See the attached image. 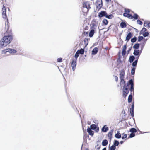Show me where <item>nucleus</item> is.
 <instances>
[{"instance_id": "33", "label": "nucleus", "mask_w": 150, "mask_h": 150, "mask_svg": "<svg viewBox=\"0 0 150 150\" xmlns=\"http://www.w3.org/2000/svg\"><path fill=\"white\" fill-rule=\"evenodd\" d=\"M141 34H142L144 37H146V36H147L148 35L149 33L147 32H146L142 33Z\"/></svg>"}, {"instance_id": "20", "label": "nucleus", "mask_w": 150, "mask_h": 150, "mask_svg": "<svg viewBox=\"0 0 150 150\" xmlns=\"http://www.w3.org/2000/svg\"><path fill=\"white\" fill-rule=\"evenodd\" d=\"M108 144V141L106 140H104L102 142V145L103 146H106Z\"/></svg>"}, {"instance_id": "13", "label": "nucleus", "mask_w": 150, "mask_h": 150, "mask_svg": "<svg viewBox=\"0 0 150 150\" xmlns=\"http://www.w3.org/2000/svg\"><path fill=\"white\" fill-rule=\"evenodd\" d=\"M87 132L89 133V134L91 136H93L94 134V132L92 131L91 128L88 127V128L87 129Z\"/></svg>"}, {"instance_id": "10", "label": "nucleus", "mask_w": 150, "mask_h": 150, "mask_svg": "<svg viewBox=\"0 0 150 150\" xmlns=\"http://www.w3.org/2000/svg\"><path fill=\"white\" fill-rule=\"evenodd\" d=\"M76 60H73L71 63V67L73 71H74L75 70L76 67Z\"/></svg>"}, {"instance_id": "32", "label": "nucleus", "mask_w": 150, "mask_h": 150, "mask_svg": "<svg viewBox=\"0 0 150 150\" xmlns=\"http://www.w3.org/2000/svg\"><path fill=\"white\" fill-rule=\"evenodd\" d=\"M130 132L133 133L134 132H137L136 129L134 128H132L130 130Z\"/></svg>"}, {"instance_id": "44", "label": "nucleus", "mask_w": 150, "mask_h": 150, "mask_svg": "<svg viewBox=\"0 0 150 150\" xmlns=\"http://www.w3.org/2000/svg\"><path fill=\"white\" fill-rule=\"evenodd\" d=\"M135 136V134L133 133H131L129 135V137L132 138L134 137Z\"/></svg>"}, {"instance_id": "21", "label": "nucleus", "mask_w": 150, "mask_h": 150, "mask_svg": "<svg viewBox=\"0 0 150 150\" xmlns=\"http://www.w3.org/2000/svg\"><path fill=\"white\" fill-rule=\"evenodd\" d=\"M121 82H120V86L121 87L123 86L124 87V86H126L125 84V81L123 80H120Z\"/></svg>"}, {"instance_id": "8", "label": "nucleus", "mask_w": 150, "mask_h": 150, "mask_svg": "<svg viewBox=\"0 0 150 150\" xmlns=\"http://www.w3.org/2000/svg\"><path fill=\"white\" fill-rule=\"evenodd\" d=\"M123 96L125 97L128 94L129 92V89L127 87V86H124L123 89Z\"/></svg>"}, {"instance_id": "22", "label": "nucleus", "mask_w": 150, "mask_h": 150, "mask_svg": "<svg viewBox=\"0 0 150 150\" xmlns=\"http://www.w3.org/2000/svg\"><path fill=\"white\" fill-rule=\"evenodd\" d=\"M139 50H135L133 53V54L135 56H137L139 54Z\"/></svg>"}, {"instance_id": "15", "label": "nucleus", "mask_w": 150, "mask_h": 150, "mask_svg": "<svg viewBox=\"0 0 150 150\" xmlns=\"http://www.w3.org/2000/svg\"><path fill=\"white\" fill-rule=\"evenodd\" d=\"M98 52V49L97 47L94 48L92 51V54L95 55Z\"/></svg>"}, {"instance_id": "28", "label": "nucleus", "mask_w": 150, "mask_h": 150, "mask_svg": "<svg viewBox=\"0 0 150 150\" xmlns=\"http://www.w3.org/2000/svg\"><path fill=\"white\" fill-rule=\"evenodd\" d=\"M77 51H78L79 54H83L84 52V50L83 49H81L80 50H78Z\"/></svg>"}, {"instance_id": "55", "label": "nucleus", "mask_w": 150, "mask_h": 150, "mask_svg": "<svg viewBox=\"0 0 150 150\" xmlns=\"http://www.w3.org/2000/svg\"><path fill=\"white\" fill-rule=\"evenodd\" d=\"M111 1V0H106L107 1Z\"/></svg>"}, {"instance_id": "2", "label": "nucleus", "mask_w": 150, "mask_h": 150, "mask_svg": "<svg viewBox=\"0 0 150 150\" xmlns=\"http://www.w3.org/2000/svg\"><path fill=\"white\" fill-rule=\"evenodd\" d=\"M9 45L13 39V38L11 35L5 36L2 38Z\"/></svg>"}, {"instance_id": "37", "label": "nucleus", "mask_w": 150, "mask_h": 150, "mask_svg": "<svg viewBox=\"0 0 150 150\" xmlns=\"http://www.w3.org/2000/svg\"><path fill=\"white\" fill-rule=\"evenodd\" d=\"M137 40V38L136 37H134L133 38L131 39V41L132 42L134 43L136 42Z\"/></svg>"}, {"instance_id": "52", "label": "nucleus", "mask_w": 150, "mask_h": 150, "mask_svg": "<svg viewBox=\"0 0 150 150\" xmlns=\"http://www.w3.org/2000/svg\"><path fill=\"white\" fill-rule=\"evenodd\" d=\"M123 143V141H121L120 142V143L121 144H122Z\"/></svg>"}, {"instance_id": "12", "label": "nucleus", "mask_w": 150, "mask_h": 150, "mask_svg": "<svg viewBox=\"0 0 150 150\" xmlns=\"http://www.w3.org/2000/svg\"><path fill=\"white\" fill-rule=\"evenodd\" d=\"M125 75V73L124 70H121L120 73V80L124 79Z\"/></svg>"}, {"instance_id": "40", "label": "nucleus", "mask_w": 150, "mask_h": 150, "mask_svg": "<svg viewBox=\"0 0 150 150\" xmlns=\"http://www.w3.org/2000/svg\"><path fill=\"white\" fill-rule=\"evenodd\" d=\"M106 17L108 19H111L112 18L113 15L111 14L109 15H108L107 14Z\"/></svg>"}, {"instance_id": "49", "label": "nucleus", "mask_w": 150, "mask_h": 150, "mask_svg": "<svg viewBox=\"0 0 150 150\" xmlns=\"http://www.w3.org/2000/svg\"><path fill=\"white\" fill-rule=\"evenodd\" d=\"M125 13H129L130 12V10L129 9H125Z\"/></svg>"}, {"instance_id": "45", "label": "nucleus", "mask_w": 150, "mask_h": 150, "mask_svg": "<svg viewBox=\"0 0 150 150\" xmlns=\"http://www.w3.org/2000/svg\"><path fill=\"white\" fill-rule=\"evenodd\" d=\"M143 38V37L142 36L139 37L138 38V41H140L141 40H142Z\"/></svg>"}, {"instance_id": "56", "label": "nucleus", "mask_w": 150, "mask_h": 150, "mask_svg": "<svg viewBox=\"0 0 150 150\" xmlns=\"http://www.w3.org/2000/svg\"><path fill=\"white\" fill-rule=\"evenodd\" d=\"M148 132H142L143 133H148Z\"/></svg>"}, {"instance_id": "29", "label": "nucleus", "mask_w": 150, "mask_h": 150, "mask_svg": "<svg viewBox=\"0 0 150 150\" xmlns=\"http://www.w3.org/2000/svg\"><path fill=\"white\" fill-rule=\"evenodd\" d=\"M132 96L131 95H130L128 98V102L129 103H130L132 101Z\"/></svg>"}, {"instance_id": "25", "label": "nucleus", "mask_w": 150, "mask_h": 150, "mask_svg": "<svg viewBox=\"0 0 150 150\" xmlns=\"http://www.w3.org/2000/svg\"><path fill=\"white\" fill-rule=\"evenodd\" d=\"M135 59V57L133 56H130L129 58V61L130 63L132 62Z\"/></svg>"}, {"instance_id": "11", "label": "nucleus", "mask_w": 150, "mask_h": 150, "mask_svg": "<svg viewBox=\"0 0 150 150\" xmlns=\"http://www.w3.org/2000/svg\"><path fill=\"white\" fill-rule=\"evenodd\" d=\"M107 14V13L106 12L104 11H102L99 13L98 16L100 18H101L103 16L106 17Z\"/></svg>"}, {"instance_id": "57", "label": "nucleus", "mask_w": 150, "mask_h": 150, "mask_svg": "<svg viewBox=\"0 0 150 150\" xmlns=\"http://www.w3.org/2000/svg\"><path fill=\"white\" fill-rule=\"evenodd\" d=\"M6 27L8 29V25H7L6 26Z\"/></svg>"}, {"instance_id": "14", "label": "nucleus", "mask_w": 150, "mask_h": 150, "mask_svg": "<svg viewBox=\"0 0 150 150\" xmlns=\"http://www.w3.org/2000/svg\"><path fill=\"white\" fill-rule=\"evenodd\" d=\"M126 48V45H125L123 47V49L122 52V56H124L125 55Z\"/></svg>"}, {"instance_id": "30", "label": "nucleus", "mask_w": 150, "mask_h": 150, "mask_svg": "<svg viewBox=\"0 0 150 150\" xmlns=\"http://www.w3.org/2000/svg\"><path fill=\"white\" fill-rule=\"evenodd\" d=\"M96 125L95 124H93L91 125L90 128H91V129L94 130L96 129Z\"/></svg>"}, {"instance_id": "59", "label": "nucleus", "mask_w": 150, "mask_h": 150, "mask_svg": "<svg viewBox=\"0 0 150 150\" xmlns=\"http://www.w3.org/2000/svg\"><path fill=\"white\" fill-rule=\"evenodd\" d=\"M85 150H88V149H86Z\"/></svg>"}, {"instance_id": "6", "label": "nucleus", "mask_w": 150, "mask_h": 150, "mask_svg": "<svg viewBox=\"0 0 150 150\" xmlns=\"http://www.w3.org/2000/svg\"><path fill=\"white\" fill-rule=\"evenodd\" d=\"M129 84L131 85L130 91L132 92L134 91V82L132 79L129 80L128 83L127 85Z\"/></svg>"}, {"instance_id": "7", "label": "nucleus", "mask_w": 150, "mask_h": 150, "mask_svg": "<svg viewBox=\"0 0 150 150\" xmlns=\"http://www.w3.org/2000/svg\"><path fill=\"white\" fill-rule=\"evenodd\" d=\"M96 6L98 9H100L102 6V0H97L96 3Z\"/></svg>"}, {"instance_id": "27", "label": "nucleus", "mask_w": 150, "mask_h": 150, "mask_svg": "<svg viewBox=\"0 0 150 150\" xmlns=\"http://www.w3.org/2000/svg\"><path fill=\"white\" fill-rule=\"evenodd\" d=\"M121 137V134L119 132L117 133L115 135V137L117 138H120Z\"/></svg>"}, {"instance_id": "51", "label": "nucleus", "mask_w": 150, "mask_h": 150, "mask_svg": "<svg viewBox=\"0 0 150 150\" xmlns=\"http://www.w3.org/2000/svg\"><path fill=\"white\" fill-rule=\"evenodd\" d=\"M115 81H116L117 82V81H118V77L117 76H115Z\"/></svg>"}, {"instance_id": "43", "label": "nucleus", "mask_w": 150, "mask_h": 150, "mask_svg": "<svg viewBox=\"0 0 150 150\" xmlns=\"http://www.w3.org/2000/svg\"><path fill=\"white\" fill-rule=\"evenodd\" d=\"M127 17H128L130 19H133V17H132V16L131 14H130L129 13L128 14Z\"/></svg>"}, {"instance_id": "17", "label": "nucleus", "mask_w": 150, "mask_h": 150, "mask_svg": "<svg viewBox=\"0 0 150 150\" xmlns=\"http://www.w3.org/2000/svg\"><path fill=\"white\" fill-rule=\"evenodd\" d=\"M144 26L146 27H150V22L145 21L144 24Z\"/></svg>"}, {"instance_id": "48", "label": "nucleus", "mask_w": 150, "mask_h": 150, "mask_svg": "<svg viewBox=\"0 0 150 150\" xmlns=\"http://www.w3.org/2000/svg\"><path fill=\"white\" fill-rule=\"evenodd\" d=\"M127 137V135L126 134H124L123 137H122V139H124L125 138H126Z\"/></svg>"}, {"instance_id": "61", "label": "nucleus", "mask_w": 150, "mask_h": 150, "mask_svg": "<svg viewBox=\"0 0 150 150\" xmlns=\"http://www.w3.org/2000/svg\"><path fill=\"white\" fill-rule=\"evenodd\" d=\"M7 20L8 21V19H7Z\"/></svg>"}, {"instance_id": "47", "label": "nucleus", "mask_w": 150, "mask_h": 150, "mask_svg": "<svg viewBox=\"0 0 150 150\" xmlns=\"http://www.w3.org/2000/svg\"><path fill=\"white\" fill-rule=\"evenodd\" d=\"M137 23L138 24H139L140 25H141L142 24V22L140 20H137Z\"/></svg>"}, {"instance_id": "4", "label": "nucleus", "mask_w": 150, "mask_h": 150, "mask_svg": "<svg viewBox=\"0 0 150 150\" xmlns=\"http://www.w3.org/2000/svg\"><path fill=\"white\" fill-rule=\"evenodd\" d=\"M90 2H84L83 3V7L84 9H86V11L88 12L89 9L90 8Z\"/></svg>"}, {"instance_id": "38", "label": "nucleus", "mask_w": 150, "mask_h": 150, "mask_svg": "<svg viewBox=\"0 0 150 150\" xmlns=\"http://www.w3.org/2000/svg\"><path fill=\"white\" fill-rule=\"evenodd\" d=\"M136 68H132L131 70V74L132 75H134Z\"/></svg>"}, {"instance_id": "23", "label": "nucleus", "mask_w": 150, "mask_h": 150, "mask_svg": "<svg viewBox=\"0 0 150 150\" xmlns=\"http://www.w3.org/2000/svg\"><path fill=\"white\" fill-rule=\"evenodd\" d=\"M120 25L122 28H125L126 27V23L124 22H122L120 23Z\"/></svg>"}, {"instance_id": "41", "label": "nucleus", "mask_w": 150, "mask_h": 150, "mask_svg": "<svg viewBox=\"0 0 150 150\" xmlns=\"http://www.w3.org/2000/svg\"><path fill=\"white\" fill-rule=\"evenodd\" d=\"M133 18L135 19H138V16L137 14H135L133 16H132Z\"/></svg>"}, {"instance_id": "35", "label": "nucleus", "mask_w": 150, "mask_h": 150, "mask_svg": "<svg viewBox=\"0 0 150 150\" xmlns=\"http://www.w3.org/2000/svg\"><path fill=\"white\" fill-rule=\"evenodd\" d=\"M139 47V44H135L133 47V48L135 49H137Z\"/></svg>"}, {"instance_id": "53", "label": "nucleus", "mask_w": 150, "mask_h": 150, "mask_svg": "<svg viewBox=\"0 0 150 150\" xmlns=\"http://www.w3.org/2000/svg\"><path fill=\"white\" fill-rule=\"evenodd\" d=\"M96 130V132H98L99 131V128H98Z\"/></svg>"}, {"instance_id": "42", "label": "nucleus", "mask_w": 150, "mask_h": 150, "mask_svg": "<svg viewBox=\"0 0 150 150\" xmlns=\"http://www.w3.org/2000/svg\"><path fill=\"white\" fill-rule=\"evenodd\" d=\"M146 28H144L142 29V30H141V33L142 34L144 32H146Z\"/></svg>"}, {"instance_id": "26", "label": "nucleus", "mask_w": 150, "mask_h": 150, "mask_svg": "<svg viewBox=\"0 0 150 150\" xmlns=\"http://www.w3.org/2000/svg\"><path fill=\"white\" fill-rule=\"evenodd\" d=\"M138 60L137 59L136 60H135L132 64V66H133V68H136V66Z\"/></svg>"}, {"instance_id": "36", "label": "nucleus", "mask_w": 150, "mask_h": 150, "mask_svg": "<svg viewBox=\"0 0 150 150\" xmlns=\"http://www.w3.org/2000/svg\"><path fill=\"white\" fill-rule=\"evenodd\" d=\"M116 149V146L114 145L112 146L109 148V150H115Z\"/></svg>"}, {"instance_id": "9", "label": "nucleus", "mask_w": 150, "mask_h": 150, "mask_svg": "<svg viewBox=\"0 0 150 150\" xmlns=\"http://www.w3.org/2000/svg\"><path fill=\"white\" fill-rule=\"evenodd\" d=\"M6 8L4 6H3V7L2 8V16L3 18L4 19H6Z\"/></svg>"}, {"instance_id": "18", "label": "nucleus", "mask_w": 150, "mask_h": 150, "mask_svg": "<svg viewBox=\"0 0 150 150\" xmlns=\"http://www.w3.org/2000/svg\"><path fill=\"white\" fill-rule=\"evenodd\" d=\"M132 36V34L131 33H129L127 36L126 37V40L127 41H129L130 38H131Z\"/></svg>"}, {"instance_id": "19", "label": "nucleus", "mask_w": 150, "mask_h": 150, "mask_svg": "<svg viewBox=\"0 0 150 150\" xmlns=\"http://www.w3.org/2000/svg\"><path fill=\"white\" fill-rule=\"evenodd\" d=\"M113 132V130H111L109 132L108 134V137L110 139H111L112 137V133Z\"/></svg>"}, {"instance_id": "39", "label": "nucleus", "mask_w": 150, "mask_h": 150, "mask_svg": "<svg viewBox=\"0 0 150 150\" xmlns=\"http://www.w3.org/2000/svg\"><path fill=\"white\" fill-rule=\"evenodd\" d=\"M103 22L105 25H107L108 23V21L107 20L104 19L103 21Z\"/></svg>"}, {"instance_id": "1", "label": "nucleus", "mask_w": 150, "mask_h": 150, "mask_svg": "<svg viewBox=\"0 0 150 150\" xmlns=\"http://www.w3.org/2000/svg\"><path fill=\"white\" fill-rule=\"evenodd\" d=\"M17 52V51L14 49L8 48L3 50L2 51L3 54H6L7 55L10 54H15Z\"/></svg>"}, {"instance_id": "34", "label": "nucleus", "mask_w": 150, "mask_h": 150, "mask_svg": "<svg viewBox=\"0 0 150 150\" xmlns=\"http://www.w3.org/2000/svg\"><path fill=\"white\" fill-rule=\"evenodd\" d=\"M79 53L78 51H77L76 52L75 54V56H74L75 58H76V59L75 60H76L77 58L79 56Z\"/></svg>"}, {"instance_id": "58", "label": "nucleus", "mask_w": 150, "mask_h": 150, "mask_svg": "<svg viewBox=\"0 0 150 150\" xmlns=\"http://www.w3.org/2000/svg\"><path fill=\"white\" fill-rule=\"evenodd\" d=\"M130 49H129V50H128V52H129V51H130Z\"/></svg>"}, {"instance_id": "46", "label": "nucleus", "mask_w": 150, "mask_h": 150, "mask_svg": "<svg viewBox=\"0 0 150 150\" xmlns=\"http://www.w3.org/2000/svg\"><path fill=\"white\" fill-rule=\"evenodd\" d=\"M57 61L58 62H62V58H59L57 59Z\"/></svg>"}, {"instance_id": "54", "label": "nucleus", "mask_w": 150, "mask_h": 150, "mask_svg": "<svg viewBox=\"0 0 150 150\" xmlns=\"http://www.w3.org/2000/svg\"><path fill=\"white\" fill-rule=\"evenodd\" d=\"M106 150V148H104L102 150Z\"/></svg>"}, {"instance_id": "50", "label": "nucleus", "mask_w": 150, "mask_h": 150, "mask_svg": "<svg viewBox=\"0 0 150 150\" xmlns=\"http://www.w3.org/2000/svg\"><path fill=\"white\" fill-rule=\"evenodd\" d=\"M129 13H124L123 14V16H125V17H127V16L128 14Z\"/></svg>"}, {"instance_id": "24", "label": "nucleus", "mask_w": 150, "mask_h": 150, "mask_svg": "<svg viewBox=\"0 0 150 150\" xmlns=\"http://www.w3.org/2000/svg\"><path fill=\"white\" fill-rule=\"evenodd\" d=\"M134 104H133L132 106V108L130 109V113L131 114V115L132 116H133L134 115V110H133V108H134Z\"/></svg>"}, {"instance_id": "31", "label": "nucleus", "mask_w": 150, "mask_h": 150, "mask_svg": "<svg viewBox=\"0 0 150 150\" xmlns=\"http://www.w3.org/2000/svg\"><path fill=\"white\" fill-rule=\"evenodd\" d=\"M119 142L116 140H115L114 143V145L115 146H117L119 144Z\"/></svg>"}, {"instance_id": "3", "label": "nucleus", "mask_w": 150, "mask_h": 150, "mask_svg": "<svg viewBox=\"0 0 150 150\" xmlns=\"http://www.w3.org/2000/svg\"><path fill=\"white\" fill-rule=\"evenodd\" d=\"M91 30L89 32V36L90 37H92L93 34L94 33V30L96 29V26L94 25L91 24Z\"/></svg>"}, {"instance_id": "60", "label": "nucleus", "mask_w": 150, "mask_h": 150, "mask_svg": "<svg viewBox=\"0 0 150 150\" xmlns=\"http://www.w3.org/2000/svg\"><path fill=\"white\" fill-rule=\"evenodd\" d=\"M87 41H88V40H86Z\"/></svg>"}, {"instance_id": "16", "label": "nucleus", "mask_w": 150, "mask_h": 150, "mask_svg": "<svg viewBox=\"0 0 150 150\" xmlns=\"http://www.w3.org/2000/svg\"><path fill=\"white\" fill-rule=\"evenodd\" d=\"M108 130V128L106 125H104L102 129V131L103 132H106Z\"/></svg>"}, {"instance_id": "5", "label": "nucleus", "mask_w": 150, "mask_h": 150, "mask_svg": "<svg viewBox=\"0 0 150 150\" xmlns=\"http://www.w3.org/2000/svg\"><path fill=\"white\" fill-rule=\"evenodd\" d=\"M8 45V44L7 43L6 41L2 38L0 41V47L3 48L6 47Z\"/></svg>"}]
</instances>
